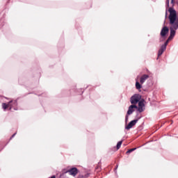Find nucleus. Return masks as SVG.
<instances>
[{"label": "nucleus", "instance_id": "nucleus-1", "mask_svg": "<svg viewBox=\"0 0 178 178\" xmlns=\"http://www.w3.org/2000/svg\"><path fill=\"white\" fill-rule=\"evenodd\" d=\"M170 13L168 16L169 24H170V36L169 40H173L175 35H176V30H178V17L177 13L172 8L168 9Z\"/></svg>", "mask_w": 178, "mask_h": 178}, {"label": "nucleus", "instance_id": "nucleus-2", "mask_svg": "<svg viewBox=\"0 0 178 178\" xmlns=\"http://www.w3.org/2000/svg\"><path fill=\"white\" fill-rule=\"evenodd\" d=\"M134 109H138V107L136 105L132 104L129 107L127 115L125 117L126 120H129V115H131L134 112Z\"/></svg>", "mask_w": 178, "mask_h": 178}, {"label": "nucleus", "instance_id": "nucleus-3", "mask_svg": "<svg viewBox=\"0 0 178 178\" xmlns=\"http://www.w3.org/2000/svg\"><path fill=\"white\" fill-rule=\"evenodd\" d=\"M140 99H141V95H134L131 97V104L132 105H136L138 102H140Z\"/></svg>", "mask_w": 178, "mask_h": 178}, {"label": "nucleus", "instance_id": "nucleus-4", "mask_svg": "<svg viewBox=\"0 0 178 178\" xmlns=\"http://www.w3.org/2000/svg\"><path fill=\"white\" fill-rule=\"evenodd\" d=\"M169 33V28L168 26H164L162 28L160 35L162 38H165L166 37V34H168Z\"/></svg>", "mask_w": 178, "mask_h": 178}, {"label": "nucleus", "instance_id": "nucleus-5", "mask_svg": "<svg viewBox=\"0 0 178 178\" xmlns=\"http://www.w3.org/2000/svg\"><path fill=\"white\" fill-rule=\"evenodd\" d=\"M66 173H70V175H71V176H76L77 175V173H79V170L77 169V168H72L70 170H68Z\"/></svg>", "mask_w": 178, "mask_h": 178}, {"label": "nucleus", "instance_id": "nucleus-6", "mask_svg": "<svg viewBox=\"0 0 178 178\" xmlns=\"http://www.w3.org/2000/svg\"><path fill=\"white\" fill-rule=\"evenodd\" d=\"M137 122H138V120H134L132 121H131L127 126L125 127V129L127 130H130V129H131V127H133L134 126H136V124L137 123Z\"/></svg>", "mask_w": 178, "mask_h": 178}, {"label": "nucleus", "instance_id": "nucleus-7", "mask_svg": "<svg viewBox=\"0 0 178 178\" xmlns=\"http://www.w3.org/2000/svg\"><path fill=\"white\" fill-rule=\"evenodd\" d=\"M2 108L4 111H6V109H8V108H9V111H12V108H13V105H12V104H10V102H8V104L3 103Z\"/></svg>", "mask_w": 178, "mask_h": 178}, {"label": "nucleus", "instance_id": "nucleus-8", "mask_svg": "<svg viewBox=\"0 0 178 178\" xmlns=\"http://www.w3.org/2000/svg\"><path fill=\"white\" fill-rule=\"evenodd\" d=\"M165 51H166V47L165 46L161 45V48L159 50L158 52V58H159V56H161L162 55V54H163V52H165Z\"/></svg>", "mask_w": 178, "mask_h": 178}, {"label": "nucleus", "instance_id": "nucleus-9", "mask_svg": "<svg viewBox=\"0 0 178 178\" xmlns=\"http://www.w3.org/2000/svg\"><path fill=\"white\" fill-rule=\"evenodd\" d=\"M149 78V76H148L147 74L143 75L140 77V84H144V83H145V80H147Z\"/></svg>", "mask_w": 178, "mask_h": 178}, {"label": "nucleus", "instance_id": "nucleus-10", "mask_svg": "<svg viewBox=\"0 0 178 178\" xmlns=\"http://www.w3.org/2000/svg\"><path fill=\"white\" fill-rule=\"evenodd\" d=\"M9 102H10L11 105H13L14 110L17 111V100H11Z\"/></svg>", "mask_w": 178, "mask_h": 178}, {"label": "nucleus", "instance_id": "nucleus-11", "mask_svg": "<svg viewBox=\"0 0 178 178\" xmlns=\"http://www.w3.org/2000/svg\"><path fill=\"white\" fill-rule=\"evenodd\" d=\"M122 144H123V140H120L117 143V149H120V147H122Z\"/></svg>", "mask_w": 178, "mask_h": 178}, {"label": "nucleus", "instance_id": "nucleus-12", "mask_svg": "<svg viewBox=\"0 0 178 178\" xmlns=\"http://www.w3.org/2000/svg\"><path fill=\"white\" fill-rule=\"evenodd\" d=\"M136 90H140L141 88V84L138 81L136 82Z\"/></svg>", "mask_w": 178, "mask_h": 178}, {"label": "nucleus", "instance_id": "nucleus-13", "mask_svg": "<svg viewBox=\"0 0 178 178\" xmlns=\"http://www.w3.org/2000/svg\"><path fill=\"white\" fill-rule=\"evenodd\" d=\"M172 39H169V38H168V40L165 41V42L163 44V46L168 47V44H169V41H172Z\"/></svg>", "mask_w": 178, "mask_h": 178}, {"label": "nucleus", "instance_id": "nucleus-14", "mask_svg": "<svg viewBox=\"0 0 178 178\" xmlns=\"http://www.w3.org/2000/svg\"><path fill=\"white\" fill-rule=\"evenodd\" d=\"M138 107L144 108V102H143V101L139 102Z\"/></svg>", "mask_w": 178, "mask_h": 178}, {"label": "nucleus", "instance_id": "nucleus-15", "mask_svg": "<svg viewBox=\"0 0 178 178\" xmlns=\"http://www.w3.org/2000/svg\"><path fill=\"white\" fill-rule=\"evenodd\" d=\"M133 151H136V148H132V149H129L127 152V154H130V153L133 152Z\"/></svg>", "mask_w": 178, "mask_h": 178}, {"label": "nucleus", "instance_id": "nucleus-16", "mask_svg": "<svg viewBox=\"0 0 178 178\" xmlns=\"http://www.w3.org/2000/svg\"><path fill=\"white\" fill-rule=\"evenodd\" d=\"M138 112L141 113V112L144 111V108H143V107H138Z\"/></svg>", "mask_w": 178, "mask_h": 178}, {"label": "nucleus", "instance_id": "nucleus-17", "mask_svg": "<svg viewBox=\"0 0 178 178\" xmlns=\"http://www.w3.org/2000/svg\"><path fill=\"white\" fill-rule=\"evenodd\" d=\"M169 1L170 0H166V4L168 5V6H169Z\"/></svg>", "mask_w": 178, "mask_h": 178}, {"label": "nucleus", "instance_id": "nucleus-18", "mask_svg": "<svg viewBox=\"0 0 178 178\" xmlns=\"http://www.w3.org/2000/svg\"><path fill=\"white\" fill-rule=\"evenodd\" d=\"M15 136H16V134H14L11 136V138H13V137H15Z\"/></svg>", "mask_w": 178, "mask_h": 178}, {"label": "nucleus", "instance_id": "nucleus-19", "mask_svg": "<svg viewBox=\"0 0 178 178\" xmlns=\"http://www.w3.org/2000/svg\"><path fill=\"white\" fill-rule=\"evenodd\" d=\"M88 176H90V174H87V175L85 176V178H86V177H88Z\"/></svg>", "mask_w": 178, "mask_h": 178}, {"label": "nucleus", "instance_id": "nucleus-20", "mask_svg": "<svg viewBox=\"0 0 178 178\" xmlns=\"http://www.w3.org/2000/svg\"><path fill=\"white\" fill-rule=\"evenodd\" d=\"M175 2V0H171V3H173Z\"/></svg>", "mask_w": 178, "mask_h": 178}, {"label": "nucleus", "instance_id": "nucleus-21", "mask_svg": "<svg viewBox=\"0 0 178 178\" xmlns=\"http://www.w3.org/2000/svg\"><path fill=\"white\" fill-rule=\"evenodd\" d=\"M99 168V166H97V168L96 169H98Z\"/></svg>", "mask_w": 178, "mask_h": 178}, {"label": "nucleus", "instance_id": "nucleus-22", "mask_svg": "<svg viewBox=\"0 0 178 178\" xmlns=\"http://www.w3.org/2000/svg\"><path fill=\"white\" fill-rule=\"evenodd\" d=\"M167 15H168V13H166V14H165V17L167 16Z\"/></svg>", "mask_w": 178, "mask_h": 178}]
</instances>
